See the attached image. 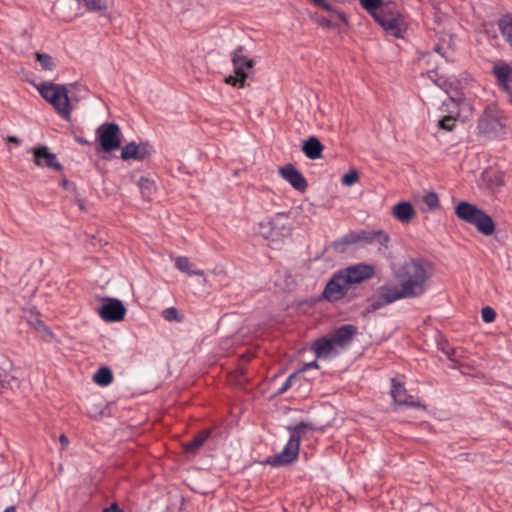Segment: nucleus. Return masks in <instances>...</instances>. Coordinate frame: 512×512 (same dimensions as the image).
I'll return each instance as SVG.
<instances>
[{"label":"nucleus","mask_w":512,"mask_h":512,"mask_svg":"<svg viewBox=\"0 0 512 512\" xmlns=\"http://www.w3.org/2000/svg\"><path fill=\"white\" fill-rule=\"evenodd\" d=\"M433 276L432 264L422 258H411L405 261L394 272L398 285L385 284L372 299L371 308L377 310L400 299L422 296L428 289Z\"/></svg>","instance_id":"nucleus-1"},{"label":"nucleus","mask_w":512,"mask_h":512,"mask_svg":"<svg viewBox=\"0 0 512 512\" xmlns=\"http://www.w3.org/2000/svg\"><path fill=\"white\" fill-rule=\"evenodd\" d=\"M356 326L346 324L336 329L330 336H323L316 339L311 346L317 358H330L346 348L357 334Z\"/></svg>","instance_id":"nucleus-2"},{"label":"nucleus","mask_w":512,"mask_h":512,"mask_svg":"<svg viewBox=\"0 0 512 512\" xmlns=\"http://www.w3.org/2000/svg\"><path fill=\"white\" fill-rule=\"evenodd\" d=\"M387 35L401 38L407 25L404 16L398 11L395 3H385L373 16Z\"/></svg>","instance_id":"nucleus-3"},{"label":"nucleus","mask_w":512,"mask_h":512,"mask_svg":"<svg viewBox=\"0 0 512 512\" xmlns=\"http://www.w3.org/2000/svg\"><path fill=\"white\" fill-rule=\"evenodd\" d=\"M37 90L39 94L55 108L62 118H70L71 107L68 91L64 85L44 82L37 86Z\"/></svg>","instance_id":"nucleus-4"},{"label":"nucleus","mask_w":512,"mask_h":512,"mask_svg":"<svg viewBox=\"0 0 512 512\" xmlns=\"http://www.w3.org/2000/svg\"><path fill=\"white\" fill-rule=\"evenodd\" d=\"M307 429L308 425L304 423H300L292 428L289 441L285 445L284 449L279 454L267 458L266 463L271 466L278 467L294 462L299 455L301 438Z\"/></svg>","instance_id":"nucleus-5"},{"label":"nucleus","mask_w":512,"mask_h":512,"mask_svg":"<svg viewBox=\"0 0 512 512\" xmlns=\"http://www.w3.org/2000/svg\"><path fill=\"white\" fill-rule=\"evenodd\" d=\"M389 241V237L383 231H351L343 236L340 240L335 241L333 244L334 250L340 253L346 251L347 246L355 244H372L379 243L381 246H386Z\"/></svg>","instance_id":"nucleus-6"},{"label":"nucleus","mask_w":512,"mask_h":512,"mask_svg":"<svg viewBox=\"0 0 512 512\" xmlns=\"http://www.w3.org/2000/svg\"><path fill=\"white\" fill-rule=\"evenodd\" d=\"M97 140L104 152H111L121 147L122 133L115 123H105L96 131Z\"/></svg>","instance_id":"nucleus-7"},{"label":"nucleus","mask_w":512,"mask_h":512,"mask_svg":"<svg viewBox=\"0 0 512 512\" xmlns=\"http://www.w3.org/2000/svg\"><path fill=\"white\" fill-rule=\"evenodd\" d=\"M349 287L350 284L345 279L343 273L339 271L327 283L323 295L329 301H337L346 295Z\"/></svg>","instance_id":"nucleus-8"},{"label":"nucleus","mask_w":512,"mask_h":512,"mask_svg":"<svg viewBox=\"0 0 512 512\" xmlns=\"http://www.w3.org/2000/svg\"><path fill=\"white\" fill-rule=\"evenodd\" d=\"M341 272L350 285L370 279L375 274V270L372 265L363 263L349 266L341 270Z\"/></svg>","instance_id":"nucleus-9"},{"label":"nucleus","mask_w":512,"mask_h":512,"mask_svg":"<svg viewBox=\"0 0 512 512\" xmlns=\"http://www.w3.org/2000/svg\"><path fill=\"white\" fill-rule=\"evenodd\" d=\"M231 62L235 75L246 78L254 67V61L244 54L243 46H239L232 51Z\"/></svg>","instance_id":"nucleus-10"},{"label":"nucleus","mask_w":512,"mask_h":512,"mask_svg":"<svg viewBox=\"0 0 512 512\" xmlns=\"http://www.w3.org/2000/svg\"><path fill=\"white\" fill-rule=\"evenodd\" d=\"M126 309L121 301L110 299L99 309V315L106 322H118L123 320Z\"/></svg>","instance_id":"nucleus-11"},{"label":"nucleus","mask_w":512,"mask_h":512,"mask_svg":"<svg viewBox=\"0 0 512 512\" xmlns=\"http://www.w3.org/2000/svg\"><path fill=\"white\" fill-rule=\"evenodd\" d=\"M315 6L320 7L331 14V18H320L318 23L323 27H335L337 21L347 23V16L344 12L330 5L326 0H310Z\"/></svg>","instance_id":"nucleus-12"},{"label":"nucleus","mask_w":512,"mask_h":512,"mask_svg":"<svg viewBox=\"0 0 512 512\" xmlns=\"http://www.w3.org/2000/svg\"><path fill=\"white\" fill-rule=\"evenodd\" d=\"M492 74L499 89L510 93L512 90V66L504 62L497 63L493 66Z\"/></svg>","instance_id":"nucleus-13"},{"label":"nucleus","mask_w":512,"mask_h":512,"mask_svg":"<svg viewBox=\"0 0 512 512\" xmlns=\"http://www.w3.org/2000/svg\"><path fill=\"white\" fill-rule=\"evenodd\" d=\"M34 162L37 166H45L53 170L59 171L62 169L61 164L57 161L56 155L48 151L45 146L33 148Z\"/></svg>","instance_id":"nucleus-14"},{"label":"nucleus","mask_w":512,"mask_h":512,"mask_svg":"<svg viewBox=\"0 0 512 512\" xmlns=\"http://www.w3.org/2000/svg\"><path fill=\"white\" fill-rule=\"evenodd\" d=\"M151 153L150 146L148 144L141 143L137 145L134 142L126 144L121 151V158L127 160H144Z\"/></svg>","instance_id":"nucleus-15"},{"label":"nucleus","mask_w":512,"mask_h":512,"mask_svg":"<svg viewBox=\"0 0 512 512\" xmlns=\"http://www.w3.org/2000/svg\"><path fill=\"white\" fill-rule=\"evenodd\" d=\"M391 395L394 402L399 405H406L411 407H419L420 402L413 396L408 395L403 384L397 382L395 379L392 380Z\"/></svg>","instance_id":"nucleus-16"},{"label":"nucleus","mask_w":512,"mask_h":512,"mask_svg":"<svg viewBox=\"0 0 512 512\" xmlns=\"http://www.w3.org/2000/svg\"><path fill=\"white\" fill-rule=\"evenodd\" d=\"M280 175L291 184V186L299 191H304L307 187V182L303 175L292 165H287L280 168Z\"/></svg>","instance_id":"nucleus-17"},{"label":"nucleus","mask_w":512,"mask_h":512,"mask_svg":"<svg viewBox=\"0 0 512 512\" xmlns=\"http://www.w3.org/2000/svg\"><path fill=\"white\" fill-rule=\"evenodd\" d=\"M392 215L399 222L406 224L415 218L416 211L410 202L403 201L394 205Z\"/></svg>","instance_id":"nucleus-18"},{"label":"nucleus","mask_w":512,"mask_h":512,"mask_svg":"<svg viewBox=\"0 0 512 512\" xmlns=\"http://www.w3.org/2000/svg\"><path fill=\"white\" fill-rule=\"evenodd\" d=\"M469 224L475 226L480 233L486 236L492 235L495 231V224L492 218L481 209L480 215L475 216Z\"/></svg>","instance_id":"nucleus-19"},{"label":"nucleus","mask_w":512,"mask_h":512,"mask_svg":"<svg viewBox=\"0 0 512 512\" xmlns=\"http://www.w3.org/2000/svg\"><path fill=\"white\" fill-rule=\"evenodd\" d=\"M455 214L460 220L470 223L475 216L480 215V208L469 202L462 201L455 207Z\"/></svg>","instance_id":"nucleus-20"},{"label":"nucleus","mask_w":512,"mask_h":512,"mask_svg":"<svg viewBox=\"0 0 512 512\" xmlns=\"http://www.w3.org/2000/svg\"><path fill=\"white\" fill-rule=\"evenodd\" d=\"M324 146L314 136L304 142L302 150L309 159H319L322 156Z\"/></svg>","instance_id":"nucleus-21"},{"label":"nucleus","mask_w":512,"mask_h":512,"mask_svg":"<svg viewBox=\"0 0 512 512\" xmlns=\"http://www.w3.org/2000/svg\"><path fill=\"white\" fill-rule=\"evenodd\" d=\"M210 434H211L210 430L204 429V430L200 431L197 435H195V437L191 441L184 443L183 449H184L185 453H187V454L197 453V451L203 446L205 441L209 438Z\"/></svg>","instance_id":"nucleus-22"},{"label":"nucleus","mask_w":512,"mask_h":512,"mask_svg":"<svg viewBox=\"0 0 512 512\" xmlns=\"http://www.w3.org/2000/svg\"><path fill=\"white\" fill-rule=\"evenodd\" d=\"M175 267L189 276L197 275L203 276L204 271L201 269H194V265L189 261V259L185 256H178L174 259Z\"/></svg>","instance_id":"nucleus-23"},{"label":"nucleus","mask_w":512,"mask_h":512,"mask_svg":"<svg viewBox=\"0 0 512 512\" xmlns=\"http://www.w3.org/2000/svg\"><path fill=\"white\" fill-rule=\"evenodd\" d=\"M462 98L451 97L448 101L443 102L440 111L445 116L460 117V106Z\"/></svg>","instance_id":"nucleus-24"},{"label":"nucleus","mask_w":512,"mask_h":512,"mask_svg":"<svg viewBox=\"0 0 512 512\" xmlns=\"http://www.w3.org/2000/svg\"><path fill=\"white\" fill-rule=\"evenodd\" d=\"M423 204L422 212L435 211L440 208V200L435 192H428L422 197Z\"/></svg>","instance_id":"nucleus-25"},{"label":"nucleus","mask_w":512,"mask_h":512,"mask_svg":"<svg viewBox=\"0 0 512 512\" xmlns=\"http://www.w3.org/2000/svg\"><path fill=\"white\" fill-rule=\"evenodd\" d=\"M93 381L101 386H107L113 381V374L107 367L99 368L93 376Z\"/></svg>","instance_id":"nucleus-26"},{"label":"nucleus","mask_w":512,"mask_h":512,"mask_svg":"<svg viewBox=\"0 0 512 512\" xmlns=\"http://www.w3.org/2000/svg\"><path fill=\"white\" fill-rule=\"evenodd\" d=\"M88 11H105L108 9L107 0H77Z\"/></svg>","instance_id":"nucleus-27"},{"label":"nucleus","mask_w":512,"mask_h":512,"mask_svg":"<svg viewBox=\"0 0 512 512\" xmlns=\"http://www.w3.org/2000/svg\"><path fill=\"white\" fill-rule=\"evenodd\" d=\"M161 316L167 321V322H177L180 323L183 321L184 317L179 312V310L175 307H169L164 309L161 312Z\"/></svg>","instance_id":"nucleus-28"},{"label":"nucleus","mask_w":512,"mask_h":512,"mask_svg":"<svg viewBox=\"0 0 512 512\" xmlns=\"http://www.w3.org/2000/svg\"><path fill=\"white\" fill-rule=\"evenodd\" d=\"M35 56L42 70L51 71L55 68L54 60L50 55L37 52Z\"/></svg>","instance_id":"nucleus-29"},{"label":"nucleus","mask_w":512,"mask_h":512,"mask_svg":"<svg viewBox=\"0 0 512 512\" xmlns=\"http://www.w3.org/2000/svg\"><path fill=\"white\" fill-rule=\"evenodd\" d=\"M361 6L371 15L373 16L377 13L380 8L385 4L382 0H359Z\"/></svg>","instance_id":"nucleus-30"},{"label":"nucleus","mask_w":512,"mask_h":512,"mask_svg":"<svg viewBox=\"0 0 512 512\" xmlns=\"http://www.w3.org/2000/svg\"><path fill=\"white\" fill-rule=\"evenodd\" d=\"M500 29L503 37L512 47V17H507L501 20Z\"/></svg>","instance_id":"nucleus-31"},{"label":"nucleus","mask_w":512,"mask_h":512,"mask_svg":"<svg viewBox=\"0 0 512 512\" xmlns=\"http://www.w3.org/2000/svg\"><path fill=\"white\" fill-rule=\"evenodd\" d=\"M139 187L142 195L146 198H149L155 191V184L149 179L141 178L139 181Z\"/></svg>","instance_id":"nucleus-32"},{"label":"nucleus","mask_w":512,"mask_h":512,"mask_svg":"<svg viewBox=\"0 0 512 512\" xmlns=\"http://www.w3.org/2000/svg\"><path fill=\"white\" fill-rule=\"evenodd\" d=\"M458 118L459 117L443 115V117L438 122V127L446 131H452L456 126V121Z\"/></svg>","instance_id":"nucleus-33"},{"label":"nucleus","mask_w":512,"mask_h":512,"mask_svg":"<svg viewBox=\"0 0 512 512\" xmlns=\"http://www.w3.org/2000/svg\"><path fill=\"white\" fill-rule=\"evenodd\" d=\"M246 77H242V76H232V75H229L225 78V83L228 84V85H231V86H234V87H239V88H243L245 86V83H246Z\"/></svg>","instance_id":"nucleus-34"},{"label":"nucleus","mask_w":512,"mask_h":512,"mask_svg":"<svg viewBox=\"0 0 512 512\" xmlns=\"http://www.w3.org/2000/svg\"><path fill=\"white\" fill-rule=\"evenodd\" d=\"M359 179V174L356 170H351L345 175H343L341 182L345 186H352L354 185Z\"/></svg>","instance_id":"nucleus-35"},{"label":"nucleus","mask_w":512,"mask_h":512,"mask_svg":"<svg viewBox=\"0 0 512 512\" xmlns=\"http://www.w3.org/2000/svg\"><path fill=\"white\" fill-rule=\"evenodd\" d=\"M481 316L484 322L491 323L496 318V312L493 308L487 306L481 310Z\"/></svg>","instance_id":"nucleus-36"},{"label":"nucleus","mask_w":512,"mask_h":512,"mask_svg":"<svg viewBox=\"0 0 512 512\" xmlns=\"http://www.w3.org/2000/svg\"><path fill=\"white\" fill-rule=\"evenodd\" d=\"M461 353H462V351L459 349H451V350L447 351V356H448L449 360H451L455 363H459Z\"/></svg>","instance_id":"nucleus-37"},{"label":"nucleus","mask_w":512,"mask_h":512,"mask_svg":"<svg viewBox=\"0 0 512 512\" xmlns=\"http://www.w3.org/2000/svg\"><path fill=\"white\" fill-rule=\"evenodd\" d=\"M295 375H290L285 383L282 385V387L279 389V393H284L285 391H287L291 386H292V381L295 379Z\"/></svg>","instance_id":"nucleus-38"},{"label":"nucleus","mask_w":512,"mask_h":512,"mask_svg":"<svg viewBox=\"0 0 512 512\" xmlns=\"http://www.w3.org/2000/svg\"><path fill=\"white\" fill-rule=\"evenodd\" d=\"M59 442H60V444H61L62 449H66V448L68 447V445H69V439H68V437H67L66 435H64V434H61V435L59 436Z\"/></svg>","instance_id":"nucleus-39"},{"label":"nucleus","mask_w":512,"mask_h":512,"mask_svg":"<svg viewBox=\"0 0 512 512\" xmlns=\"http://www.w3.org/2000/svg\"><path fill=\"white\" fill-rule=\"evenodd\" d=\"M6 141H7V142H9V143H13V144H15V145H19V143H20L19 138H18V137H16V136H8V137L6 138Z\"/></svg>","instance_id":"nucleus-40"},{"label":"nucleus","mask_w":512,"mask_h":512,"mask_svg":"<svg viewBox=\"0 0 512 512\" xmlns=\"http://www.w3.org/2000/svg\"><path fill=\"white\" fill-rule=\"evenodd\" d=\"M103 512H122L116 504L111 505L109 508L103 510Z\"/></svg>","instance_id":"nucleus-41"},{"label":"nucleus","mask_w":512,"mask_h":512,"mask_svg":"<svg viewBox=\"0 0 512 512\" xmlns=\"http://www.w3.org/2000/svg\"><path fill=\"white\" fill-rule=\"evenodd\" d=\"M309 368H319L318 363L316 361H312L305 365V369Z\"/></svg>","instance_id":"nucleus-42"},{"label":"nucleus","mask_w":512,"mask_h":512,"mask_svg":"<svg viewBox=\"0 0 512 512\" xmlns=\"http://www.w3.org/2000/svg\"><path fill=\"white\" fill-rule=\"evenodd\" d=\"M4 512H16V507L15 506H10V507H7Z\"/></svg>","instance_id":"nucleus-43"},{"label":"nucleus","mask_w":512,"mask_h":512,"mask_svg":"<svg viewBox=\"0 0 512 512\" xmlns=\"http://www.w3.org/2000/svg\"><path fill=\"white\" fill-rule=\"evenodd\" d=\"M508 94H509V97H510V101H511V103H512V90H511V91H510V93H508Z\"/></svg>","instance_id":"nucleus-44"}]
</instances>
